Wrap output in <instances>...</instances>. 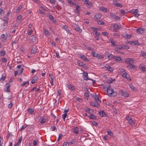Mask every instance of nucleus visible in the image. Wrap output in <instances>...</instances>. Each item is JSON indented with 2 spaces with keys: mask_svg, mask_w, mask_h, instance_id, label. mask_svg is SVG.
<instances>
[{
  "mask_svg": "<svg viewBox=\"0 0 146 146\" xmlns=\"http://www.w3.org/2000/svg\"><path fill=\"white\" fill-rule=\"evenodd\" d=\"M37 50V48L36 47H33L31 50V54H35Z\"/></svg>",
  "mask_w": 146,
  "mask_h": 146,
  "instance_id": "obj_23",
  "label": "nucleus"
},
{
  "mask_svg": "<svg viewBox=\"0 0 146 146\" xmlns=\"http://www.w3.org/2000/svg\"><path fill=\"white\" fill-rule=\"evenodd\" d=\"M5 52L4 51H1L0 52V56H3L5 55Z\"/></svg>",
  "mask_w": 146,
  "mask_h": 146,
  "instance_id": "obj_60",
  "label": "nucleus"
},
{
  "mask_svg": "<svg viewBox=\"0 0 146 146\" xmlns=\"http://www.w3.org/2000/svg\"><path fill=\"white\" fill-rule=\"evenodd\" d=\"M22 8V7L21 6H19V7H18L16 11V12L18 13L21 10V9Z\"/></svg>",
  "mask_w": 146,
  "mask_h": 146,
  "instance_id": "obj_51",
  "label": "nucleus"
},
{
  "mask_svg": "<svg viewBox=\"0 0 146 146\" xmlns=\"http://www.w3.org/2000/svg\"><path fill=\"white\" fill-rule=\"evenodd\" d=\"M3 20L5 21H8L9 20L8 17L7 16H5L4 17Z\"/></svg>",
  "mask_w": 146,
  "mask_h": 146,
  "instance_id": "obj_54",
  "label": "nucleus"
},
{
  "mask_svg": "<svg viewBox=\"0 0 146 146\" xmlns=\"http://www.w3.org/2000/svg\"><path fill=\"white\" fill-rule=\"evenodd\" d=\"M96 57L98 59H102L104 58V57L100 55L98 53L96 55Z\"/></svg>",
  "mask_w": 146,
  "mask_h": 146,
  "instance_id": "obj_38",
  "label": "nucleus"
},
{
  "mask_svg": "<svg viewBox=\"0 0 146 146\" xmlns=\"http://www.w3.org/2000/svg\"><path fill=\"white\" fill-rule=\"evenodd\" d=\"M99 9L100 11H103L105 12H107V9L104 7H100Z\"/></svg>",
  "mask_w": 146,
  "mask_h": 146,
  "instance_id": "obj_30",
  "label": "nucleus"
},
{
  "mask_svg": "<svg viewBox=\"0 0 146 146\" xmlns=\"http://www.w3.org/2000/svg\"><path fill=\"white\" fill-rule=\"evenodd\" d=\"M144 29L143 28H139L137 29V32L139 34H142L143 33Z\"/></svg>",
  "mask_w": 146,
  "mask_h": 146,
  "instance_id": "obj_14",
  "label": "nucleus"
},
{
  "mask_svg": "<svg viewBox=\"0 0 146 146\" xmlns=\"http://www.w3.org/2000/svg\"><path fill=\"white\" fill-rule=\"evenodd\" d=\"M134 60L131 58H127L125 60V62L128 64H132L134 62Z\"/></svg>",
  "mask_w": 146,
  "mask_h": 146,
  "instance_id": "obj_8",
  "label": "nucleus"
},
{
  "mask_svg": "<svg viewBox=\"0 0 146 146\" xmlns=\"http://www.w3.org/2000/svg\"><path fill=\"white\" fill-rule=\"evenodd\" d=\"M120 74L122 75V77H125L129 81L131 80V79L130 78L129 75L125 72V70L123 69H121L120 70Z\"/></svg>",
  "mask_w": 146,
  "mask_h": 146,
  "instance_id": "obj_1",
  "label": "nucleus"
},
{
  "mask_svg": "<svg viewBox=\"0 0 146 146\" xmlns=\"http://www.w3.org/2000/svg\"><path fill=\"white\" fill-rule=\"evenodd\" d=\"M103 68L106 69L107 70L111 72H112L113 70V68L111 67L107 64H106Z\"/></svg>",
  "mask_w": 146,
  "mask_h": 146,
  "instance_id": "obj_6",
  "label": "nucleus"
},
{
  "mask_svg": "<svg viewBox=\"0 0 146 146\" xmlns=\"http://www.w3.org/2000/svg\"><path fill=\"white\" fill-rule=\"evenodd\" d=\"M83 77L84 79L86 80H93L92 79H89L88 77V73L86 72H84L83 74Z\"/></svg>",
  "mask_w": 146,
  "mask_h": 146,
  "instance_id": "obj_16",
  "label": "nucleus"
},
{
  "mask_svg": "<svg viewBox=\"0 0 146 146\" xmlns=\"http://www.w3.org/2000/svg\"><path fill=\"white\" fill-rule=\"evenodd\" d=\"M123 37L125 39H130L131 37V35H128L127 33H125V35L123 34Z\"/></svg>",
  "mask_w": 146,
  "mask_h": 146,
  "instance_id": "obj_15",
  "label": "nucleus"
},
{
  "mask_svg": "<svg viewBox=\"0 0 146 146\" xmlns=\"http://www.w3.org/2000/svg\"><path fill=\"white\" fill-rule=\"evenodd\" d=\"M111 54L108 52H106L105 53V56H106V58L107 59H108L110 56Z\"/></svg>",
  "mask_w": 146,
  "mask_h": 146,
  "instance_id": "obj_32",
  "label": "nucleus"
},
{
  "mask_svg": "<svg viewBox=\"0 0 146 146\" xmlns=\"http://www.w3.org/2000/svg\"><path fill=\"white\" fill-rule=\"evenodd\" d=\"M127 67L130 68H132L133 69H135L136 68V66L133 64H128Z\"/></svg>",
  "mask_w": 146,
  "mask_h": 146,
  "instance_id": "obj_22",
  "label": "nucleus"
},
{
  "mask_svg": "<svg viewBox=\"0 0 146 146\" xmlns=\"http://www.w3.org/2000/svg\"><path fill=\"white\" fill-rule=\"evenodd\" d=\"M67 115V114L66 113H65L63 114L62 115V118L63 119H64V120L65 119Z\"/></svg>",
  "mask_w": 146,
  "mask_h": 146,
  "instance_id": "obj_63",
  "label": "nucleus"
},
{
  "mask_svg": "<svg viewBox=\"0 0 146 146\" xmlns=\"http://www.w3.org/2000/svg\"><path fill=\"white\" fill-rule=\"evenodd\" d=\"M113 36L116 38L119 37L120 36V35L118 33H113Z\"/></svg>",
  "mask_w": 146,
  "mask_h": 146,
  "instance_id": "obj_44",
  "label": "nucleus"
},
{
  "mask_svg": "<svg viewBox=\"0 0 146 146\" xmlns=\"http://www.w3.org/2000/svg\"><path fill=\"white\" fill-rule=\"evenodd\" d=\"M112 27H113V31L115 32L117 31V30L121 28V26L118 25L116 24H112Z\"/></svg>",
  "mask_w": 146,
  "mask_h": 146,
  "instance_id": "obj_3",
  "label": "nucleus"
},
{
  "mask_svg": "<svg viewBox=\"0 0 146 146\" xmlns=\"http://www.w3.org/2000/svg\"><path fill=\"white\" fill-rule=\"evenodd\" d=\"M92 97L95 100V102H101V100L99 98L98 95L96 94L95 93L94 94L92 95Z\"/></svg>",
  "mask_w": 146,
  "mask_h": 146,
  "instance_id": "obj_4",
  "label": "nucleus"
},
{
  "mask_svg": "<svg viewBox=\"0 0 146 146\" xmlns=\"http://www.w3.org/2000/svg\"><path fill=\"white\" fill-rule=\"evenodd\" d=\"M128 122L130 125H132L133 124V121L132 120V119L128 120Z\"/></svg>",
  "mask_w": 146,
  "mask_h": 146,
  "instance_id": "obj_58",
  "label": "nucleus"
},
{
  "mask_svg": "<svg viewBox=\"0 0 146 146\" xmlns=\"http://www.w3.org/2000/svg\"><path fill=\"white\" fill-rule=\"evenodd\" d=\"M78 64L80 66H84L85 65V64H83V63L82 62H80V61H79L78 62Z\"/></svg>",
  "mask_w": 146,
  "mask_h": 146,
  "instance_id": "obj_53",
  "label": "nucleus"
},
{
  "mask_svg": "<svg viewBox=\"0 0 146 146\" xmlns=\"http://www.w3.org/2000/svg\"><path fill=\"white\" fill-rule=\"evenodd\" d=\"M46 121V119L44 118H42L41 119V121L40 122V123L43 124V123H44Z\"/></svg>",
  "mask_w": 146,
  "mask_h": 146,
  "instance_id": "obj_45",
  "label": "nucleus"
},
{
  "mask_svg": "<svg viewBox=\"0 0 146 146\" xmlns=\"http://www.w3.org/2000/svg\"><path fill=\"white\" fill-rule=\"evenodd\" d=\"M99 114L102 117H106V114L103 111H100L99 112Z\"/></svg>",
  "mask_w": 146,
  "mask_h": 146,
  "instance_id": "obj_20",
  "label": "nucleus"
},
{
  "mask_svg": "<svg viewBox=\"0 0 146 146\" xmlns=\"http://www.w3.org/2000/svg\"><path fill=\"white\" fill-rule=\"evenodd\" d=\"M115 56H113L112 54H111V55L108 59L110 60H113V59H115Z\"/></svg>",
  "mask_w": 146,
  "mask_h": 146,
  "instance_id": "obj_50",
  "label": "nucleus"
},
{
  "mask_svg": "<svg viewBox=\"0 0 146 146\" xmlns=\"http://www.w3.org/2000/svg\"><path fill=\"white\" fill-rule=\"evenodd\" d=\"M104 89H106V90L112 88H111L110 85H108L107 86H104Z\"/></svg>",
  "mask_w": 146,
  "mask_h": 146,
  "instance_id": "obj_39",
  "label": "nucleus"
},
{
  "mask_svg": "<svg viewBox=\"0 0 146 146\" xmlns=\"http://www.w3.org/2000/svg\"><path fill=\"white\" fill-rule=\"evenodd\" d=\"M89 117L90 119H97L96 116L92 114H91L89 116Z\"/></svg>",
  "mask_w": 146,
  "mask_h": 146,
  "instance_id": "obj_28",
  "label": "nucleus"
},
{
  "mask_svg": "<svg viewBox=\"0 0 146 146\" xmlns=\"http://www.w3.org/2000/svg\"><path fill=\"white\" fill-rule=\"evenodd\" d=\"M6 88L5 89V91L7 92H10V85L9 83H7L6 84Z\"/></svg>",
  "mask_w": 146,
  "mask_h": 146,
  "instance_id": "obj_9",
  "label": "nucleus"
},
{
  "mask_svg": "<svg viewBox=\"0 0 146 146\" xmlns=\"http://www.w3.org/2000/svg\"><path fill=\"white\" fill-rule=\"evenodd\" d=\"M43 31L46 35H50V32L48 31L46 29H43Z\"/></svg>",
  "mask_w": 146,
  "mask_h": 146,
  "instance_id": "obj_37",
  "label": "nucleus"
},
{
  "mask_svg": "<svg viewBox=\"0 0 146 146\" xmlns=\"http://www.w3.org/2000/svg\"><path fill=\"white\" fill-rule=\"evenodd\" d=\"M108 134L110 135L111 137H113V133L110 130H108L107 131Z\"/></svg>",
  "mask_w": 146,
  "mask_h": 146,
  "instance_id": "obj_43",
  "label": "nucleus"
},
{
  "mask_svg": "<svg viewBox=\"0 0 146 146\" xmlns=\"http://www.w3.org/2000/svg\"><path fill=\"white\" fill-rule=\"evenodd\" d=\"M140 69L142 71H145L146 70V68L144 66H142L140 67Z\"/></svg>",
  "mask_w": 146,
  "mask_h": 146,
  "instance_id": "obj_48",
  "label": "nucleus"
},
{
  "mask_svg": "<svg viewBox=\"0 0 146 146\" xmlns=\"http://www.w3.org/2000/svg\"><path fill=\"white\" fill-rule=\"evenodd\" d=\"M67 86L69 89L71 90H73L75 89L74 86L71 84H68L67 85Z\"/></svg>",
  "mask_w": 146,
  "mask_h": 146,
  "instance_id": "obj_26",
  "label": "nucleus"
},
{
  "mask_svg": "<svg viewBox=\"0 0 146 146\" xmlns=\"http://www.w3.org/2000/svg\"><path fill=\"white\" fill-rule=\"evenodd\" d=\"M30 40L31 41L34 42L36 40V38L34 35H32L30 36Z\"/></svg>",
  "mask_w": 146,
  "mask_h": 146,
  "instance_id": "obj_24",
  "label": "nucleus"
},
{
  "mask_svg": "<svg viewBox=\"0 0 146 146\" xmlns=\"http://www.w3.org/2000/svg\"><path fill=\"white\" fill-rule=\"evenodd\" d=\"M102 16L99 13L96 14L94 17V19L95 20H98Z\"/></svg>",
  "mask_w": 146,
  "mask_h": 146,
  "instance_id": "obj_11",
  "label": "nucleus"
},
{
  "mask_svg": "<svg viewBox=\"0 0 146 146\" xmlns=\"http://www.w3.org/2000/svg\"><path fill=\"white\" fill-rule=\"evenodd\" d=\"M115 80V79L113 80L112 79H111V80H108L107 82L109 84H110L112 83L113 82V81Z\"/></svg>",
  "mask_w": 146,
  "mask_h": 146,
  "instance_id": "obj_59",
  "label": "nucleus"
},
{
  "mask_svg": "<svg viewBox=\"0 0 146 146\" xmlns=\"http://www.w3.org/2000/svg\"><path fill=\"white\" fill-rule=\"evenodd\" d=\"M3 143V140L2 137H0V146H1L2 144Z\"/></svg>",
  "mask_w": 146,
  "mask_h": 146,
  "instance_id": "obj_55",
  "label": "nucleus"
},
{
  "mask_svg": "<svg viewBox=\"0 0 146 146\" xmlns=\"http://www.w3.org/2000/svg\"><path fill=\"white\" fill-rule=\"evenodd\" d=\"M118 48L121 49H127L129 48V47L126 45L123 44L122 46H119Z\"/></svg>",
  "mask_w": 146,
  "mask_h": 146,
  "instance_id": "obj_10",
  "label": "nucleus"
},
{
  "mask_svg": "<svg viewBox=\"0 0 146 146\" xmlns=\"http://www.w3.org/2000/svg\"><path fill=\"white\" fill-rule=\"evenodd\" d=\"M27 112L29 114H32L34 112V110H32L31 109L29 108L27 110Z\"/></svg>",
  "mask_w": 146,
  "mask_h": 146,
  "instance_id": "obj_31",
  "label": "nucleus"
},
{
  "mask_svg": "<svg viewBox=\"0 0 146 146\" xmlns=\"http://www.w3.org/2000/svg\"><path fill=\"white\" fill-rule=\"evenodd\" d=\"M119 92L121 94L125 97H127L129 96L128 93L126 91L121 90L119 91Z\"/></svg>",
  "mask_w": 146,
  "mask_h": 146,
  "instance_id": "obj_5",
  "label": "nucleus"
},
{
  "mask_svg": "<svg viewBox=\"0 0 146 146\" xmlns=\"http://www.w3.org/2000/svg\"><path fill=\"white\" fill-rule=\"evenodd\" d=\"M138 44L137 41L135 40L132 42L131 43V44L133 45H136Z\"/></svg>",
  "mask_w": 146,
  "mask_h": 146,
  "instance_id": "obj_36",
  "label": "nucleus"
},
{
  "mask_svg": "<svg viewBox=\"0 0 146 146\" xmlns=\"http://www.w3.org/2000/svg\"><path fill=\"white\" fill-rule=\"evenodd\" d=\"M97 23H98L100 25H104L105 24L103 21L101 20L98 21Z\"/></svg>",
  "mask_w": 146,
  "mask_h": 146,
  "instance_id": "obj_46",
  "label": "nucleus"
},
{
  "mask_svg": "<svg viewBox=\"0 0 146 146\" xmlns=\"http://www.w3.org/2000/svg\"><path fill=\"white\" fill-rule=\"evenodd\" d=\"M85 5L87 6V7L88 8H90L92 6V3L90 1H89Z\"/></svg>",
  "mask_w": 146,
  "mask_h": 146,
  "instance_id": "obj_21",
  "label": "nucleus"
},
{
  "mask_svg": "<svg viewBox=\"0 0 146 146\" xmlns=\"http://www.w3.org/2000/svg\"><path fill=\"white\" fill-rule=\"evenodd\" d=\"M110 15L113 19L116 20H119L120 18L117 16H116L114 13H110Z\"/></svg>",
  "mask_w": 146,
  "mask_h": 146,
  "instance_id": "obj_7",
  "label": "nucleus"
},
{
  "mask_svg": "<svg viewBox=\"0 0 146 146\" xmlns=\"http://www.w3.org/2000/svg\"><path fill=\"white\" fill-rule=\"evenodd\" d=\"M49 2L52 4H54L55 3L56 1L55 0H48Z\"/></svg>",
  "mask_w": 146,
  "mask_h": 146,
  "instance_id": "obj_62",
  "label": "nucleus"
},
{
  "mask_svg": "<svg viewBox=\"0 0 146 146\" xmlns=\"http://www.w3.org/2000/svg\"><path fill=\"white\" fill-rule=\"evenodd\" d=\"M78 56L79 57H80L83 60H84L86 61H88V59L84 55H81L80 54H79L78 55Z\"/></svg>",
  "mask_w": 146,
  "mask_h": 146,
  "instance_id": "obj_13",
  "label": "nucleus"
},
{
  "mask_svg": "<svg viewBox=\"0 0 146 146\" xmlns=\"http://www.w3.org/2000/svg\"><path fill=\"white\" fill-rule=\"evenodd\" d=\"M107 94L109 96H112L114 97L116 96L117 95V93L115 92L112 88L107 90Z\"/></svg>",
  "mask_w": 146,
  "mask_h": 146,
  "instance_id": "obj_2",
  "label": "nucleus"
},
{
  "mask_svg": "<svg viewBox=\"0 0 146 146\" xmlns=\"http://www.w3.org/2000/svg\"><path fill=\"white\" fill-rule=\"evenodd\" d=\"M75 26L76 27H75V26L74 27V29L78 31L81 32L82 31V30L78 26H77L76 25H75Z\"/></svg>",
  "mask_w": 146,
  "mask_h": 146,
  "instance_id": "obj_27",
  "label": "nucleus"
},
{
  "mask_svg": "<svg viewBox=\"0 0 146 146\" xmlns=\"http://www.w3.org/2000/svg\"><path fill=\"white\" fill-rule=\"evenodd\" d=\"M110 42L111 43L112 46L115 45L116 43V42L113 40H110Z\"/></svg>",
  "mask_w": 146,
  "mask_h": 146,
  "instance_id": "obj_41",
  "label": "nucleus"
},
{
  "mask_svg": "<svg viewBox=\"0 0 146 146\" xmlns=\"http://www.w3.org/2000/svg\"><path fill=\"white\" fill-rule=\"evenodd\" d=\"M74 132L76 134L78 133V127H76L74 128Z\"/></svg>",
  "mask_w": 146,
  "mask_h": 146,
  "instance_id": "obj_40",
  "label": "nucleus"
},
{
  "mask_svg": "<svg viewBox=\"0 0 146 146\" xmlns=\"http://www.w3.org/2000/svg\"><path fill=\"white\" fill-rule=\"evenodd\" d=\"M22 137H21L19 138L17 143H17V144H18V145H19L20 143H21V141H22Z\"/></svg>",
  "mask_w": 146,
  "mask_h": 146,
  "instance_id": "obj_49",
  "label": "nucleus"
},
{
  "mask_svg": "<svg viewBox=\"0 0 146 146\" xmlns=\"http://www.w3.org/2000/svg\"><path fill=\"white\" fill-rule=\"evenodd\" d=\"M93 33L94 35H95L96 36H98L100 35V33L97 32V30L96 31H93Z\"/></svg>",
  "mask_w": 146,
  "mask_h": 146,
  "instance_id": "obj_35",
  "label": "nucleus"
},
{
  "mask_svg": "<svg viewBox=\"0 0 146 146\" xmlns=\"http://www.w3.org/2000/svg\"><path fill=\"white\" fill-rule=\"evenodd\" d=\"M137 9H132L130 11V12L131 13L135 16V15H137Z\"/></svg>",
  "mask_w": 146,
  "mask_h": 146,
  "instance_id": "obj_25",
  "label": "nucleus"
},
{
  "mask_svg": "<svg viewBox=\"0 0 146 146\" xmlns=\"http://www.w3.org/2000/svg\"><path fill=\"white\" fill-rule=\"evenodd\" d=\"M21 18H22V17H21V15H19L17 18V19H18V21L19 22H20L21 21Z\"/></svg>",
  "mask_w": 146,
  "mask_h": 146,
  "instance_id": "obj_61",
  "label": "nucleus"
},
{
  "mask_svg": "<svg viewBox=\"0 0 146 146\" xmlns=\"http://www.w3.org/2000/svg\"><path fill=\"white\" fill-rule=\"evenodd\" d=\"M84 98L87 99H88L89 97V95L88 94L87 92L84 93Z\"/></svg>",
  "mask_w": 146,
  "mask_h": 146,
  "instance_id": "obj_56",
  "label": "nucleus"
},
{
  "mask_svg": "<svg viewBox=\"0 0 146 146\" xmlns=\"http://www.w3.org/2000/svg\"><path fill=\"white\" fill-rule=\"evenodd\" d=\"M48 18L52 20L53 22H54V21H55L54 20V19L53 17L50 14L49 15Z\"/></svg>",
  "mask_w": 146,
  "mask_h": 146,
  "instance_id": "obj_34",
  "label": "nucleus"
},
{
  "mask_svg": "<svg viewBox=\"0 0 146 146\" xmlns=\"http://www.w3.org/2000/svg\"><path fill=\"white\" fill-rule=\"evenodd\" d=\"M113 4L117 7H122L123 5L119 3L116 1H114L113 2Z\"/></svg>",
  "mask_w": 146,
  "mask_h": 146,
  "instance_id": "obj_17",
  "label": "nucleus"
},
{
  "mask_svg": "<svg viewBox=\"0 0 146 146\" xmlns=\"http://www.w3.org/2000/svg\"><path fill=\"white\" fill-rule=\"evenodd\" d=\"M1 40L3 42L5 41L7 39V37L5 36L4 34H2L1 35Z\"/></svg>",
  "mask_w": 146,
  "mask_h": 146,
  "instance_id": "obj_29",
  "label": "nucleus"
},
{
  "mask_svg": "<svg viewBox=\"0 0 146 146\" xmlns=\"http://www.w3.org/2000/svg\"><path fill=\"white\" fill-rule=\"evenodd\" d=\"M91 54L93 56L96 57V55L97 54H98V53H95V52L94 50H93Z\"/></svg>",
  "mask_w": 146,
  "mask_h": 146,
  "instance_id": "obj_57",
  "label": "nucleus"
},
{
  "mask_svg": "<svg viewBox=\"0 0 146 146\" xmlns=\"http://www.w3.org/2000/svg\"><path fill=\"white\" fill-rule=\"evenodd\" d=\"M24 70V68H22L21 69L20 72V71H15V76H16L17 75V74L18 75H21V74L22 72H23V71Z\"/></svg>",
  "mask_w": 146,
  "mask_h": 146,
  "instance_id": "obj_12",
  "label": "nucleus"
},
{
  "mask_svg": "<svg viewBox=\"0 0 146 146\" xmlns=\"http://www.w3.org/2000/svg\"><path fill=\"white\" fill-rule=\"evenodd\" d=\"M85 110L86 112L88 113H91V112L90 111V109L88 108L87 107H86L85 108Z\"/></svg>",
  "mask_w": 146,
  "mask_h": 146,
  "instance_id": "obj_42",
  "label": "nucleus"
},
{
  "mask_svg": "<svg viewBox=\"0 0 146 146\" xmlns=\"http://www.w3.org/2000/svg\"><path fill=\"white\" fill-rule=\"evenodd\" d=\"M115 60L118 62H122V60L121 59L120 57L117 56H115Z\"/></svg>",
  "mask_w": 146,
  "mask_h": 146,
  "instance_id": "obj_19",
  "label": "nucleus"
},
{
  "mask_svg": "<svg viewBox=\"0 0 146 146\" xmlns=\"http://www.w3.org/2000/svg\"><path fill=\"white\" fill-rule=\"evenodd\" d=\"M38 78L36 76H34L33 79V80L31 81V83L33 84L35 83L38 80Z\"/></svg>",
  "mask_w": 146,
  "mask_h": 146,
  "instance_id": "obj_18",
  "label": "nucleus"
},
{
  "mask_svg": "<svg viewBox=\"0 0 146 146\" xmlns=\"http://www.w3.org/2000/svg\"><path fill=\"white\" fill-rule=\"evenodd\" d=\"M68 3L70 5H75L76 4L74 2H72L71 0H68Z\"/></svg>",
  "mask_w": 146,
  "mask_h": 146,
  "instance_id": "obj_47",
  "label": "nucleus"
},
{
  "mask_svg": "<svg viewBox=\"0 0 146 146\" xmlns=\"http://www.w3.org/2000/svg\"><path fill=\"white\" fill-rule=\"evenodd\" d=\"M50 129H52V131H56L57 129L55 126H52L50 127Z\"/></svg>",
  "mask_w": 146,
  "mask_h": 146,
  "instance_id": "obj_52",
  "label": "nucleus"
},
{
  "mask_svg": "<svg viewBox=\"0 0 146 146\" xmlns=\"http://www.w3.org/2000/svg\"><path fill=\"white\" fill-rule=\"evenodd\" d=\"M63 28L66 30L68 33H70V31L68 29V27L67 26H63Z\"/></svg>",
  "mask_w": 146,
  "mask_h": 146,
  "instance_id": "obj_33",
  "label": "nucleus"
},
{
  "mask_svg": "<svg viewBox=\"0 0 146 146\" xmlns=\"http://www.w3.org/2000/svg\"><path fill=\"white\" fill-rule=\"evenodd\" d=\"M142 56L143 57H146V52H141Z\"/></svg>",
  "mask_w": 146,
  "mask_h": 146,
  "instance_id": "obj_64",
  "label": "nucleus"
}]
</instances>
